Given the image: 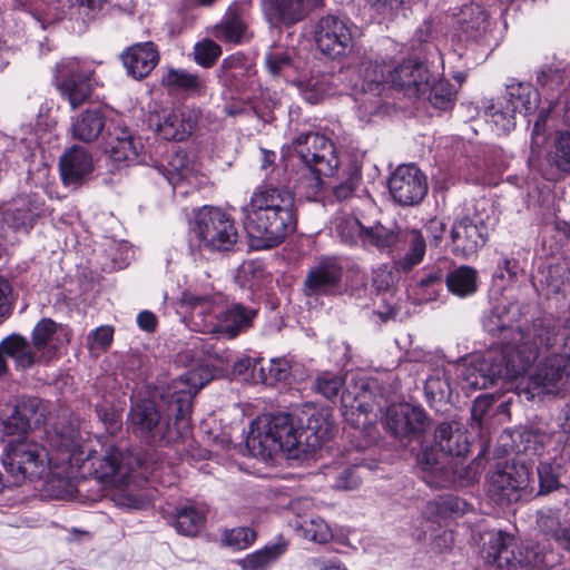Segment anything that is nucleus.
I'll use <instances>...</instances> for the list:
<instances>
[{
  "instance_id": "35",
  "label": "nucleus",
  "mask_w": 570,
  "mask_h": 570,
  "mask_svg": "<svg viewBox=\"0 0 570 570\" xmlns=\"http://www.w3.org/2000/svg\"><path fill=\"white\" fill-rule=\"evenodd\" d=\"M503 101L514 114L527 117L539 108L540 94L529 82L511 81L507 85Z\"/></svg>"
},
{
  "instance_id": "17",
  "label": "nucleus",
  "mask_w": 570,
  "mask_h": 570,
  "mask_svg": "<svg viewBox=\"0 0 570 570\" xmlns=\"http://www.w3.org/2000/svg\"><path fill=\"white\" fill-rule=\"evenodd\" d=\"M92 70L77 58H65L56 65L57 89L72 109L85 104L92 94Z\"/></svg>"
},
{
  "instance_id": "56",
  "label": "nucleus",
  "mask_w": 570,
  "mask_h": 570,
  "mask_svg": "<svg viewBox=\"0 0 570 570\" xmlns=\"http://www.w3.org/2000/svg\"><path fill=\"white\" fill-rule=\"evenodd\" d=\"M222 55V48L212 39L198 41L194 47V59L198 66L210 68Z\"/></svg>"
},
{
  "instance_id": "39",
  "label": "nucleus",
  "mask_w": 570,
  "mask_h": 570,
  "mask_svg": "<svg viewBox=\"0 0 570 570\" xmlns=\"http://www.w3.org/2000/svg\"><path fill=\"white\" fill-rule=\"evenodd\" d=\"M246 368H250L255 382L271 386L277 382L286 381L291 374V364L285 357L272 358L267 367L264 366L262 360H247Z\"/></svg>"
},
{
  "instance_id": "32",
  "label": "nucleus",
  "mask_w": 570,
  "mask_h": 570,
  "mask_svg": "<svg viewBox=\"0 0 570 570\" xmlns=\"http://www.w3.org/2000/svg\"><path fill=\"white\" fill-rule=\"evenodd\" d=\"M163 175L173 186L174 191L187 195L198 184L196 164L189 159L185 151L175 153L168 165L164 167Z\"/></svg>"
},
{
  "instance_id": "5",
  "label": "nucleus",
  "mask_w": 570,
  "mask_h": 570,
  "mask_svg": "<svg viewBox=\"0 0 570 570\" xmlns=\"http://www.w3.org/2000/svg\"><path fill=\"white\" fill-rule=\"evenodd\" d=\"M295 196L287 187L257 186L249 203L242 207L252 238L271 248L281 244L296 228Z\"/></svg>"
},
{
  "instance_id": "23",
  "label": "nucleus",
  "mask_w": 570,
  "mask_h": 570,
  "mask_svg": "<svg viewBox=\"0 0 570 570\" xmlns=\"http://www.w3.org/2000/svg\"><path fill=\"white\" fill-rule=\"evenodd\" d=\"M389 190L401 206L419 205L428 194L425 174L413 164L400 165L390 176Z\"/></svg>"
},
{
  "instance_id": "42",
  "label": "nucleus",
  "mask_w": 570,
  "mask_h": 570,
  "mask_svg": "<svg viewBox=\"0 0 570 570\" xmlns=\"http://www.w3.org/2000/svg\"><path fill=\"white\" fill-rule=\"evenodd\" d=\"M207 508L196 502H187L176 512L175 529L178 533L194 537L205 524Z\"/></svg>"
},
{
  "instance_id": "63",
  "label": "nucleus",
  "mask_w": 570,
  "mask_h": 570,
  "mask_svg": "<svg viewBox=\"0 0 570 570\" xmlns=\"http://www.w3.org/2000/svg\"><path fill=\"white\" fill-rule=\"evenodd\" d=\"M361 178V170L358 168H350L345 174L344 180L333 187L336 199L345 200L350 198L360 185Z\"/></svg>"
},
{
  "instance_id": "44",
  "label": "nucleus",
  "mask_w": 570,
  "mask_h": 570,
  "mask_svg": "<svg viewBox=\"0 0 570 570\" xmlns=\"http://www.w3.org/2000/svg\"><path fill=\"white\" fill-rule=\"evenodd\" d=\"M1 347H4V352L8 357H11L14 361L16 366L21 370L31 367L43 356V354L38 356L37 353L32 352L27 338L19 334H11L7 336L1 341Z\"/></svg>"
},
{
  "instance_id": "50",
  "label": "nucleus",
  "mask_w": 570,
  "mask_h": 570,
  "mask_svg": "<svg viewBox=\"0 0 570 570\" xmlns=\"http://www.w3.org/2000/svg\"><path fill=\"white\" fill-rule=\"evenodd\" d=\"M292 527L299 537L316 543H326L333 538L330 525L318 517L295 519Z\"/></svg>"
},
{
  "instance_id": "33",
  "label": "nucleus",
  "mask_w": 570,
  "mask_h": 570,
  "mask_svg": "<svg viewBox=\"0 0 570 570\" xmlns=\"http://www.w3.org/2000/svg\"><path fill=\"white\" fill-rule=\"evenodd\" d=\"M402 248L394 257V265L399 271L407 273L419 265L426 252L425 237L419 229H409L399 235Z\"/></svg>"
},
{
  "instance_id": "8",
  "label": "nucleus",
  "mask_w": 570,
  "mask_h": 570,
  "mask_svg": "<svg viewBox=\"0 0 570 570\" xmlns=\"http://www.w3.org/2000/svg\"><path fill=\"white\" fill-rule=\"evenodd\" d=\"M482 540L484 561L500 569L544 570L560 560L546 541L519 543L514 535L503 531H488Z\"/></svg>"
},
{
  "instance_id": "47",
  "label": "nucleus",
  "mask_w": 570,
  "mask_h": 570,
  "mask_svg": "<svg viewBox=\"0 0 570 570\" xmlns=\"http://www.w3.org/2000/svg\"><path fill=\"white\" fill-rule=\"evenodd\" d=\"M548 111H541L533 124L531 132V150L528 158V165L532 171L538 173L544 179H553V175L542 168V160L540 158L541 147L544 144V131Z\"/></svg>"
},
{
  "instance_id": "20",
  "label": "nucleus",
  "mask_w": 570,
  "mask_h": 570,
  "mask_svg": "<svg viewBox=\"0 0 570 570\" xmlns=\"http://www.w3.org/2000/svg\"><path fill=\"white\" fill-rule=\"evenodd\" d=\"M519 305L515 303L507 302L505 299L493 304L489 312L483 315L482 325L484 331L491 335H502L500 346L495 351H501L502 345L505 342H509L517 347L514 351V356L518 357L520 352L527 351L531 346V342L528 345H524V343L519 337V333L530 331L535 320L531 325L513 331L512 325L519 320Z\"/></svg>"
},
{
  "instance_id": "11",
  "label": "nucleus",
  "mask_w": 570,
  "mask_h": 570,
  "mask_svg": "<svg viewBox=\"0 0 570 570\" xmlns=\"http://www.w3.org/2000/svg\"><path fill=\"white\" fill-rule=\"evenodd\" d=\"M190 233L199 242V248L208 252H230L238 240L234 218L213 206H204L195 213Z\"/></svg>"
},
{
  "instance_id": "16",
  "label": "nucleus",
  "mask_w": 570,
  "mask_h": 570,
  "mask_svg": "<svg viewBox=\"0 0 570 570\" xmlns=\"http://www.w3.org/2000/svg\"><path fill=\"white\" fill-rule=\"evenodd\" d=\"M314 38L323 55L337 59L347 56L354 49L356 28L347 19L327 14L317 21Z\"/></svg>"
},
{
  "instance_id": "22",
  "label": "nucleus",
  "mask_w": 570,
  "mask_h": 570,
  "mask_svg": "<svg viewBox=\"0 0 570 570\" xmlns=\"http://www.w3.org/2000/svg\"><path fill=\"white\" fill-rule=\"evenodd\" d=\"M389 70L391 65L385 60L366 57L362 62L360 75L362 77V92L355 97L357 112L361 120L374 115L380 107V94L382 86L390 82Z\"/></svg>"
},
{
  "instance_id": "19",
  "label": "nucleus",
  "mask_w": 570,
  "mask_h": 570,
  "mask_svg": "<svg viewBox=\"0 0 570 570\" xmlns=\"http://www.w3.org/2000/svg\"><path fill=\"white\" fill-rule=\"evenodd\" d=\"M530 472L523 464H507L493 471L488 481V494L499 505L518 502L532 493Z\"/></svg>"
},
{
  "instance_id": "52",
  "label": "nucleus",
  "mask_w": 570,
  "mask_h": 570,
  "mask_svg": "<svg viewBox=\"0 0 570 570\" xmlns=\"http://www.w3.org/2000/svg\"><path fill=\"white\" fill-rule=\"evenodd\" d=\"M515 115L504 101L491 104L485 108L487 121L498 135L507 134L515 127Z\"/></svg>"
},
{
  "instance_id": "10",
  "label": "nucleus",
  "mask_w": 570,
  "mask_h": 570,
  "mask_svg": "<svg viewBox=\"0 0 570 570\" xmlns=\"http://www.w3.org/2000/svg\"><path fill=\"white\" fill-rule=\"evenodd\" d=\"M539 320H551L554 324L556 334L553 343L542 346L538 356L543 352H550L530 374L528 389L531 396L537 393L557 394L563 391L570 383V328H560L558 322L551 316L538 317Z\"/></svg>"
},
{
  "instance_id": "15",
  "label": "nucleus",
  "mask_w": 570,
  "mask_h": 570,
  "mask_svg": "<svg viewBox=\"0 0 570 570\" xmlns=\"http://www.w3.org/2000/svg\"><path fill=\"white\" fill-rule=\"evenodd\" d=\"M46 213L42 195L35 191L19 193L0 206V236H6L9 230L28 234Z\"/></svg>"
},
{
  "instance_id": "7",
  "label": "nucleus",
  "mask_w": 570,
  "mask_h": 570,
  "mask_svg": "<svg viewBox=\"0 0 570 570\" xmlns=\"http://www.w3.org/2000/svg\"><path fill=\"white\" fill-rule=\"evenodd\" d=\"M434 441L446 454L439 456L433 449H424L417 455L422 480L432 488L455 485L470 476L469 466H458L449 456L462 458L469 453L466 430L456 421L443 422L434 431Z\"/></svg>"
},
{
  "instance_id": "43",
  "label": "nucleus",
  "mask_w": 570,
  "mask_h": 570,
  "mask_svg": "<svg viewBox=\"0 0 570 570\" xmlns=\"http://www.w3.org/2000/svg\"><path fill=\"white\" fill-rule=\"evenodd\" d=\"M428 88L421 98H426L429 102L438 109H450L455 99V90L453 85L442 78L439 73H431L426 83Z\"/></svg>"
},
{
  "instance_id": "62",
  "label": "nucleus",
  "mask_w": 570,
  "mask_h": 570,
  "mask_svg": "<svg viewBox=\"0 0 570 570\" xmlns=\"http://www.w3.org/2000/svg\"><path fill=\"white\" fill-rule=\"evenodd\" d=\"M256 539V532L247 527H239L224 533V543L235 550L248 548Z\"/></svg>"
},
{
  "instance_id": "55",
  "label": "nucleus",
  "mask_w": 570,
  "mask_h": 570,
  "mask_svg": "<svg viewBox=\"0 0 570 570\" xmlns=\"http://www.w3.org/2000/svg\"><path fill=\"white\" fill-rule=\"evenodd\" d=\"M538 523L544 534L551 535L561 548L570 551V525L561 527L553 514H542Z\"/></svg>"
},
{
  "instance_id": "41",
  "label": "nucleus",
  "mask_w": 570,
  "mask_h": 570,
  "mask_svg": "<svg viewBox=\"0 0 570 570\" xmlns=\"http://www.w3.org/2000/svg\"><path fill=\"white\" fill-rule=\"evenodd\" d=\"M105 128V117L100 109H87L76 117L70 127L72 138L83 142L96 140Z\"/></svg>"
},
{
  "instance_id": "37",
  "label": "nucleus",
  "mask_w": 570,
  "mask_h": 570,
  "mask_svg": "<svg viewBox=\"0 0 570 570\" xmlns=\"http://www.w3.org/2000/svg\"><path fill=\"white\" fill-rule=\"evenodd\" d=\"M547 165L542 164V168L549 170L557 180V175H570V131H557L552 146L546 156Z\"/></svg>"
},
{
  "instance_id": "48",
  "label": "nucleus",
  "mask_w": 570,
  "mask_h": 570,
  "mask_svg": "<svg viewBox=\"0 0 570 570\" xmlns=\"http://www.w3.org/2000/svg\"><path fill=\"white\" fill-rule=\"evenodd\" d=\"M364 228L356 217L346 214L336 215L332 222L333 235L351 247L361 244Z\"/></svg>"
},
{
  "instance_id": "40",
  "label": "nucleus",
  "mask_w": 570,
  "mask_h": 570,
  "mask_svg": "<svg viewBox=\"0 0 570 570\" xmlns=\"http://www.w3.org/2000/svg\"><path fill=\"white\" fill-rule=\"evenodd\" d=\"M161 85L171 94L199 95L205 89V80L186 69L169 68L161 78Z\"/></svg>"
},
{
  "instance_id": "45",
  "label": "nucleus",
  "mask_w": 570,
  "mask_h": 570,
  "mask_svg": "<svg viewBox=\"0 0 570 570\" xmlns=\"http://www.w3.org/2000/svg\"><path fill=\"white\" fill-rule=\"evenodd\" d=\"M469 510L465 500L454 495H442L429 501L423 515L429 520L446 519L452 515L464 514Z\"/></svg>"
},
{
  "instance_id": "61",
  "label": "nucleus",
  "mask_w": 570,
  "mask_h": 570,
  "mask_svg": "<svg viewBox=\"0 0 570 570\" xmlns=\"http://www.w3.org/2000/svg\"><path fill=\"white\" fill-rule=\"evenodd\" d=\"M344 385V379L340 374L323 372L315 380V389L326 399L338 395Z\"/></svg>"
},
{
  "instance_id": "3",
  "label": "nucleus",
  "mask_w": 570,
  "mask_h": 570,
  "mask_svg": "<svg viewBox=\"0 0 570 570\" xmlns=\"http://www.w3.org/2000/svg\"><path fill=\"white\" fill-rule=\"evenodd\" d=\"M83 451L75 439V430L46 431V445L29 435L11 440L3 450L1 462L17 481L42 479L50 469L79 466Z\"/></svg>"
},
{
  "instance_id": "18",
  "label": "nucleus",
  "mask_w": 570,
  "mask_h": 570,
  "mask_svg": "<svg viewBox=\"0 0 570 570\" xmlns=\"http://www.w3.org/2000/svg\"><path fill=\"white\" fill-rule=\"evenodd\" d=\"M293 147L306 168H315L324 177L333 176L340 165L334 142L316 131L301 132L293 138Z\"/></svg>"
},
{
  "instance_id": "25",
  "label": "nucleus",
  "mask_w": 570,
  "mask_h": 570,
  "mask_svg": "<svg viewBox=\"0 0 570 570\" xmlns=\"http://www.w3.org/2000/svg\"><path fill=\"white\" fill-rule=\"evenodd\" d=\"M75 439L80 443L83 451V461L79 466H67L66 474H73L79 471L86 463H90V474L99 481H115L117 478L122 479L126 472L122 471V454L111 448L105 455L97 458L82 438L75 431Z\"/></svg>"
},
{
  "instance_id": "28",
  "label": "nucleus",
  "mask_w": 570,
  "mask_h": 570,
  "mask_svg": "<svg viewBox=\"0 0 570 570\" xmlns=\"http://www.w3.org/2000/svg\"><path fill=\"white\" fill-rule=\"evenodd\" d=\"M106 153L116 166H129L141 161V139L126 128L117 126L106 137Z\"/></svg>"
},
{
  "instance_id": "12",
  "label": "nucleus",
  "mask_w": 570,
  "mask_h": 570,
  "mask_svg": "<svg viewBox=\"0 0 570 570\" xmlns=\"http://www.w3.org/2000/svg\"><path fill=\"white\" fill-rule=\"evenodd\" d=\"M217 78L226 98L255 100L269 97L268 90H261L256 69L242 52L223 59L217 69Z\"/></svg>"
},
{
  "instance_id": "2",
  "label": "nucleus",
  "mask_w": 570,
  "mask_h": 570,
  "mask_svg": "<svg viewBox=\"0 0 570 570\" xmlns=\"http://www.w3.org/2000/svg\"><path fill=\"white\" fill-rule=\"evenodd\" d=\"M333 430L326 409L308 406L298 416L278 413L253 421L246 446L252 455L263 459H271L278 451L311 453L332 438Z\"/></svg>"
},
{
  "instance_id": "36",
  "label": "nucleus",
  "mask_w": 570,
  "mask_h": 570,
  "mask_svg": "<svg viewBox=\"0 0 570 570\" xmlns=\"http://www.w3.org/2000/svg\"><path fill=\"white\" fill-rule=\"evenodd\" d=\"M264 10L273 27L295 24L306 14L304 0H265Z\"/></svg>"
},
{
  "instance_id": "31",
  "label": "nucleus",
  "mask_w": 570,
  "mask_h": 570,
  "mask_svg": "<svg viewBox=\"0 0 570 570\" xmlns=\"http://www.w3.org/2000/svg\"><path fill=\"white\" fill-rule=\"evenodd\" d=\"M121 61L130 77L142 79L157 66L159 52L154 42H139L130 46L121 53Z\"/></svg>"
},
{
  "instance_id": "26",
  "label": "nucleus",
  "mask_w": 570,
  "mask_h": 570,
  "mask_svg": "<svg viewBox=\"0 0 570 570\" xmlns=\"http://www.w3.org/2000/svg\"><path fill=\"white\" fill-rule=\"evenodd\" d=\"M342 271L337 258H321L309 269L304 281V294L308 298L307 304L312 305V299L316 303L320 295H327L337 288L341 283Z\"/></svg>"
},
{
  "instance_id": "34",
  "label": "nucleus",
  "mask_w": 570,
  "mask_h": 570,
  "mask_svg": "<svg viewBox=\"0 0 570 570\" xmlns=\"http://www.w3.org/2000/svg\"><path fill=\"white\" fill-rule=\"evenodd\" d=\"M60 175L66 185L78 184L92 170V157L85 147L72 146L60 158Z\"/></svg>"
},
{
  "instance_id": "57",
  "label": "nucleus",
  "mask_w": 570,
  "mask_h": 570,
  "mask_svg": "<svg viewBox=\"0 0 570 570\" xmlns=\"http://www.w3.org/2000/svg\"><path fill=\"white\" fill-rule=\"evenodd\" d=\"M564 80V69L557 63L546 65L537 72V82L551 91H559Z\"/></svg>"
},
{
  "instance_id": "13",
  "label": "nucleus",
  "mask_w": 570,
  "mask_h": 570,
  "mask_svg": "<svg viewBox=\"0 0 570 570\" xmlns=\"http://www.w3.org/2000/svg\"><path fill=\"white\" fill-rule=\"evenodd\" d=\"M341 402L345 420L357 429L370 425L386 403L379 393L377 381L365 377L348 385L342 392Z\"/></svg>"
},
{
  "instance_id": "27",
  "label": "nucleus",
  "mask_w": 570,
  "mask_h": 570,
  "mask_svg": "<svg viewBox=\"0 0 570 570\" xmlns=\"http://www.w3.org/2000/svg\"><path fill=\"white\" fill-rule=\"evenodd\" d=\"M390 83L403 91L404 96L410 98H421L426 90V83L430 79L428 67L416 60L407 59L389 70Z\"/></svg>"
},
{
  "instance_id": "49",
  "label": "nucleus",
  "mask_w": 570,
  "mask_h": 570,
  "mask_svg": "<svg viewBox=\"0 0 570 570\" xmlns=\"http://www.w3.org/2000/svg\"><path fill=\"white\" fill-rule=\"evenodd\" d=\"M265 63L268 71L274 77H282L287 82H293L295 80L297 66L288 51L279 47H272L266 52Z\"/></svg>"
},
{
  "instance_id": "30",
  "label": "nucleus",
  "mask_w": 570,
  "mask_h": 570,
  "mask_svg": "<svg viewBox=\"0 0 570 570\" xmlns=\"http://www.w3.org/2000/svg\"><path fill=\"white\" fill-rule=\"evenodd\" d=\"M212 36L225 43L242 45L252 38L244 8L237 3L230 6L219 23L214 26Z\"/></svg>"
},
{
  "instance_id": "64",
  "label": "nucleus",
  "mask_w": 570,
  "mask_h": 570,
  "mask_svg": "<svg viewBox=\"0 0 570 570\" xmlns=\"http://www.w3.org/2000/svg\"><path fill=\"white\" fill-rule=\"evenodd\" d=\"M114 328L111 326H99L88 334V347L90 351H105L110 346Z\"/></svg>"
},
{
  "instance_id": "14",
  "label": "nucleus",
  "mask_w": 570,
  "mask_h": 570,
  "mask_svg": "<svg viewBox=\"0 0 570 570\" xmlns=\"http://www.w3.org/2000/svg\"><path fill=\"white\" fill-rule=\"evenodd\" d=\"M484 200L478 202L473 213H466L454 220L450 236L455 256L471 258L487 244L491 218L484 213Z\"/></svg>"
},
{
  "instance_id": "38",
  "label": "nucleus",
  "mask_w": 570,
  "mask_h": 570,
  "mask_svg": "<svg viewBox=\"0 0 570 570\" xmlns=\"http://www.w3.org/2000/svg\"><path fill=\"white\" fill-rule=\"evenodd\" d=\"M288 543L283 538L268 543L259 550L248 553L239 559L237 564L242 570H269L286 552Z\"/></svg>"
},
{
  "instance_id": "60",
  "label": "nucleus",
  "mask_w": 570,
  "mask_h": 570,
  "mask_svg": "<svg viewBox=\"0 0 570 570\" xmlns=\"http://www.w3.org/2000/svg\"><path fill=\"white\" fill-rule=\"evenodd\" d=\"M57 323L51 318H42L32 331V344L37 352H41L50 345L57 332Z\"/></svg>"
},
{
  "instance_id": "46",
  "label": "nucleus",
  "mask_w": 570,
  "mask_h": 570,
  "mask_svg": "<svg viewBox=\"0 0 570 570\" xmlns=\"http://www.w3.org/2000/svg\"><path fill=\"white\" fill-rule=\"evenodd\" d=\"M478 272L471 266L462 265L446 276L448 289L459 296L468 297L478 291Z\"/></svg>"
},
{
  "instance_id": "29",
  "label": "nucleus",
  "mask_w": 570,
  "mask_h": 570,
  "mask_svg": "<svg viewBox=\"0 0 570 570\" xmlns=\"http://www.w3.org/2000/svg\"><path fill=\"white\" fill-rule=\"evenodd\" d=\"M489 14L478 3H469L461 8L456 17L455 36L459 41L478 42L490 31Z\"/></svg>"
},
{
  "instance_id": "9",
  "label": "nucleus",
  "mask_w": 570,
  "mask_h": 570,
  "mask_svg": "<svg viewBox=\"0 0 570 570\" xmlns=\"http://www.w3.org/2000/svg\"><path fill=\"white\" fill-rule=\"evenodd\" d=\"M183 302L190 308V321L195 331L234 338L252 325L256 309L235 304L225 307L219 293L197 295L184 293Z\"/></svg>"
},
{
  "instance_id": "4",
  "label": "nucleus",
  "mask_w": 570,
  "mask_h": 570,
  "mask_svg": "<svg viewBox=\"0 0 570 570\" xmlns=\"http://www.w3.org/2000/svg\"><path fill=\"white\" fill-rule=\"evenodd\" d=\"M554 334L556 328L551 320L535 321L530 331L519 333L524 345L531 342V346L527 351L520 352L518 357L514 356L517 347L505 342L501 351H490L481 358L462 366L459 374L462 389H488L500 379L512 381L523 375L538 358L539 350L553 343Z\"/></svg>"
},
{
  "instance_id": "54",
  "label": "nucleus",
  "mask_w": 570,
  "mask_h": 570,
  "mask_svg": "<svg viewBox=\"0 0 570 570\" xmlns=\"http://www.w3.org/2000/svg\"><path fill=\"white\" fill-rule=\"evenodd\" d=\"M547 297L570 293V271L563 265L551 266L546 277Z\"/></svg>"
},
{
  "instance_id": "1",
  "label": "nucleus",
  "mask_w": 570,
  "mask_h": 570,
  "mask_svg": "<svg viewBox=\"0 0 570 570\" xmlns=\"http://www.w3.org/2000/svg\"><path fill=\"white\" fill-rule=\"evenodd\" d=\"M209 381L203 370H190L150 399L131 397L127 423L148 443L169 445L190 434L193 399Z\"/></svg>"
},
{
  "instance_id": "21",
  "label": "nucleus",
  "mask_w": 570,
  "mask_h": 570,
  "mask_svg": "<svg viewBox=\"0 0 570 570\" xmlns=\"http://www.w3.org/2000/svg\"><path fill=\"white\" fill-rule=\"evenodd\" d=\"M199 116L200 111L196 107L184 105L153 114L149 124L161 139L185 141L195 131Z\"/></svg>"
},
{
  "instance_id": "58",
  "label": "nucleus",
  "mask_w": 570,
  "mask_h": 570,
  "mask_svg": "<svg viewBox=\"0 0 570 570\" xmlns=\"http://www.w3.org/2000/svg\"><path fill=\"white\" fill-rule=\"evenodd\" d=\"M322 176L324 174L316 171L315 168H307V173L298 180L297 189L308 200H316L325 186Z\"/></svg>"
},
{
  "instance_id": "59",
  "label": "nucleus",
  "mask_w": 570,
  "mask_h": 570,
  "mask_svg": "<svg viewBox=\"0 0 570 570\" xmlns=\"http://www.w3.org/2000/svg\"><path fill=\"white\" fill-rule=\"evenodd\" d=\"M450 385L448 381L438 375H431L424 383V394L428 402L433 405L441 403L450 396Z\"/></svg>"
},
{
  "instance_id": "53",
  "label": "nucleus",
  "mask_w": 570,
  "mask_h": 570,
  "mask_svg": "<svg viewBox=\"0 0 570 570\" xmlns=\"http://www.w3.org/2000/svg\"><path fill=\"white\" fill-rule=\"evenodd\" d=\"M399 242V234L386 228L381 224H376L372 227H365L361 246L364 248H376L380 250L390 248Z\"/></svg>"
},
{
  "instance_id": "51",
  "label": "nucleus",
  "mask_w": 570,
  "mask_h": 570,
  "mask_svg": "<svg viewBox=\"0 0 570 570\" xmlns=\"http://www.w3.org/2000/svg\"><path fill=\"white\" fill-rule=\"evenodd\" d=\"M293 82L303 99L312 105L320 102L328 92V81L325 75L296 77Z\"/></svg>"
},
{
  "instance_id": "6",
  "label": "nucleus",
  "mask_w": 570,
  "mask_h": 570,
  "mask_svg": "<svg viewBox=\"0 0 570 570\" xmlns=\"http://www.w3.org/2000/svg\"><path fill=\"white\" fill-rule=\"evenodd\" d=\"M513 441L518 452L541 458L539 494H548L561 487L562 479H570V444H564V432L531 425L518 431Z\"/></svg>"
},
{
  "instance_id": "24",
  "label": "nucleus",
  "mask_w": 570,
  "mask_h": 570,
  "mask_svg": "<svg viewBox=\"0 0 570 570\" xmlns=\"http://www.w3.org/2000/svg\"><path fill=\"white\" fill-rule=\"evenodd\" d=\"M426 424L424 411L409 403L393 404L386 409L385 428L400 440L419 438Z\"/></svg>"
}]
</instances>
